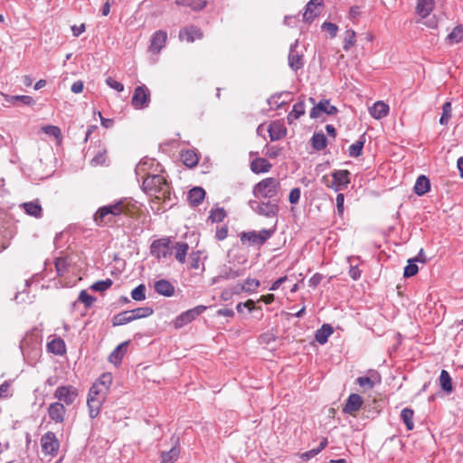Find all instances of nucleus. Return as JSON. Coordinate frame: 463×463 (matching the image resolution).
Listing matches in <instances>:
<instances>
[{"instance_id":"33","label":"nucleus","mask_w":463,"mask_h":463,"mask_svg":"<svg viewBox=\"0 0 463 463\" xmlns=\"http://www.w3.org/2000/svg\"><path fill=\"white\" fill-rule=\"evenodd\" d=\"M22 206L27 214L36 218L42 216L43 209L38 201L24 203Z\"/></svg>"},{"instance_id":"4","label":"nucleus","mask_w":463,"mask_h":463,"mask_svg":"<svg viewBox=\"0 0 463 463\" xmlns=\"http://www.w3.org/2000/svg\"><path fill=\"white\" fill-rule=\"evenodd\" d=\"M249 205L255 213L267 218L276 217L279 211L278 200H270L268 202L250 200Z\"/></svg>"},{"instance_id":"23","label":"nucleus","mask_w":463,"mask_h":463,"mask_svg":"<svg viewBox=\"0 0 463 463\" xmlns=\"http://www.w3.org/2000/svg\"><path fill=\"white\" fill-rule=\"evenodd\" d=\"M389 113V106L383 101H377L370 109V114L376 119L386 117Z\"/></svg>"},{"instance_id":"34","label":"nucleus","mask_w":463,"mask_h":463,"mask_svg":"<svg viewBox=\"0 0 463 463\" xmlns=\"http://www.w3.org/2000/svg\"><path fill=\"white\" fill-rule=\"evenodd\" d=\"M48 350L55 354H63L66 351L65 343L61 338H55L48 343Z\"/></svg>"},{"instance_id":"35","label":"nucleus","mask_w":463,"mask_h":463,"mask_svg":"<svg viewBox=\"0 0 463 463\" xmlns=\"http://www.w3.org/2000/svg\"><path fill=\"white\" fill-rule=\"evenodd\" d=\"M133 317L129 310L123 311L113 317L112 324L114 326L126 325L134 321Z\"/></svg>"},{"instance_id":"59","label":"nucleus","mask_w":463,"mask_h":463,"mask_svg":"<svg viewBox=\"0 0 463 463\" xmlns=\"http://www.w3.org/2000/svg\"><path fill=\"white\" fill-rule=\"evenodd\" d=\"M187 7H190L192 10L199 11L202 10L205 5V0H186Z\"/></svg>"},{"instance_id":"43","label":"nucleus","mask_w":463,"mask_h":463,"mask_svg":"<svg viewBox=\"0 0 463 463\" xmlns=\"http://www.w3.org/2000/svg\"><path fill=\"white\" fill-rule=\"evenodd\" d=\"M439 383L442 390L447 392L452 391V383L449 373L446 370H442L439 375Z\"/></svg>"},{"instance_id":"32","label":"nucleus","mask_w":463,"mask_h":463,"mask_svg":"<svg viewBox=\"0 0 463 463\" xmlns=\"http://www.w3.org/2000/svg\"><path fill=\"white\" fill-rule=\"evenodd\" d=\"M305 114L304 101H298L293 106L292 111L288 115L287 120L288 124H292L294 120L299 118Z\"/></svg>"},{"instance_id":"21","label":"nucleus","mask_w":463,"mask_h":463,"mask_svg":"<svg viewBox=\"0 0 463 463\" xmlns=\"http://www.w3.org/2000/svg\"><path fill=\"white\" fill-rule=\"evenodd\" d=\"M205 197V191L202 187L192 188L187 195V200L192 206H198Z\"/></svg>"},{"instance_id":"40","label":"nucleus","mask_w":463,"mask_h":463,"mask_svg":"<svg viewBox=\"0 0 463 463\" xmlns=\"http://www.w3.org/2000/svg\"><path fill=\"white\" fill-rule=\"evenodd\" d=\"M312 146L317 150L324 149L327 145V140L323 133H315L311 138Z\"/></svg>"},{"instance_id":"57","label":"nucleus","mask_w":463,"mask_h":463,"mask_svg":"<svg viewBox=\"0 0 463 463\" xmlns=\"http://www.w3.org/2000/svg\"><path fill=\"white\" fill-rule=\"evenodd\" d=\"M284 94L288 95V93H280L271 96L268 100L269 105L270 107L275 106L276 108L281 107L284 103H286L285 100H280Z\"/></svg>"},{"instance_id":"41","label":"nucleus","mask_w":463,"mask_h":463,"mask_svg":"<svg viewBox=\"0 0 463 463\" xmlns=\"http://www.w3.org/2000/svg\"><path fill=\"white\" fill-rule=\"evenodd\" d=\"M5 101L14 105L16 101H20L24 105L31 106L34 103L33 99L27 95L5 96Z\"/></svg>"},{"instance_id":"19","label":"nucleus","mask_w":463,"mask_h":463,"mask_svg":"<svg viewBox=\"0 0 463 463\" xmlns=\"http://www.w3.org/2000/svg\"><path fill=\"white\" fill-rule=\"evenodd\" d=\"M271 141L279 140L286 136L287 130L279 121L272 122L268 128Z\"/></svg>"},{"instance_id":"62","label":"nucleus","mask_w":463,"mask_h":463,"mask_svg":"<svg viewBox=\"0 0 463 463\" xmlns=\"http://www.w3.org/2000/svg\"><path fill=\"white\" fill-rule=\"evenodd\" d=\"M322 29L328 32L331 35V37H335L336 35L338 27L336 24L330 23V22H325L322 24Z\"/></svg>"},{"instance_id":"31","label":"nucleus","mask_w":463,"mask_h":463,"mask_svg":"<svg viewBox=\"0 0 463 463\" xmlns=\"http://www.w3.org/2000/svg\"><path fill=\"white\" fill-rule=\"evenodd\" d=\"M180 454V449L177 446H174L170 450L168 451H162L160 458H161V463H175Z\"/></svg>"},{"instance_id":"47","label":"nucleus","mask_w":463,"mask_h":463,"mask_svg":"<svg viewBox=\"0 0 463 463\" xmlns=\"http://www.w3.org/2000/svg\"><path fill=\"white\" fill-rule=\"evenodd\" d=\"M451 111H452L451 103L449 101L445 102L442 106V115L439 118V123L441 125L448 124L449 118H451Z\"/></svg>"},{"instance_id":"10","label":"nucleus","mask_w":463,"mask_h":463,"mask_svg":"<svg viewBox=\"0 0 463 463\" xmlns=\"http://www.w3.org/2000/svg\"><path fill=\"white\" fill-rule=\"evenodd\" d=\"M41 444L43 453L52 456L58 452L60 448V442L52 431H48L42 437Z\"/></svg>"},{"instance_id":"56","label":"nucleus","mask_w":463,"mask_h":463,"mask_svg":"<svg viewBox=\"0 0 463 463\" xmlns=\"http://www.w3.org/2000/svg\"><path fill=\"white\" fill-rule=\"evenodd\" d=\"M78 300L83 303L86 307H90L94 303L95 298L89 295L86 290H81Z\"/></svg>"},{"instance_id":"20","label":"nucleus","mask_w":463,"mask_h":463,"mask_svg":"<svg viewBox=\"0 0 463 463\" xmlns=\"http://www.w3.org/2000/svg\"><path fill=\"white\" fill-rule=\"evenodd\" d=\"M272 165L263 157H257L250 163V170L255 174L268 173Z\"/></svg>"},{"instance_id":"61","label":"nucleus","mask_w":463,"mask_h":463,"mask_svg":"<svg viewBox=\"0 0 463 463\" xmlns=\"http://www.w3.org/2000/svg\"><path fill=\"white\" fill-rule=\"evenodd\" d=\"M301 195V191L298 187L293 188L288 195V201L290 203H298Z\"/></svg>"},{"instance_id":"28","label":"nucleus","mask_w":463,"mask_h":463,"mask_svg":"<svg viewBox=\"0 0 463 463\" xmlns=\"http://www.w3.org/2000/svg\"><path fill=\"white\" fill-rule=\"evenodd\" d=\"M179 37L181 40H185L187 42H194L195 39H200L202 37V32L200 29L191 26L180 32Z\"/></svg>"},{"instance_id":"6","label":"nucleus","mask_w":463,"mask_h":463,"mask_svg":"<svg viewBox=\"0 0 463 463\" xmlns=\"http://www.w3.org/2000/svg\"><path fill=\"white\" fill-rule=\"evenodd\" d=\"M207 309L206 306L199 305L194 308L186 310L181 313L174 320V326L176 329L183 327L184 326L194 321L197 317H199L202 313H203Z\"/></svg>"},{"instance_id":"60","label":"nucleus","mask_w":463,"mask_h":463,"mask_svg":"<svg viewBox=\"0 0 463 463\" xmlns=\"http://www.w3.org/2000/svg\"><path fill=\"white\" fill-rule=\"evenodd\" d=\"M356 383L361 386L367 389H373L374 386V382L371 377H358L356 379Z\"/></svg>"},{"instance_id":"53","label":"nucleus","mask_w":463,"mask_h":463,"mask_svg":"<svg viewBox=\"0 0 463 463\" xmlns=\"http://www.w3.org/2000/svg\"><path fill=\"white\" fill-rule=\"evenodd\" d=\"M260 286V281L256 279H247L241 285V289L242 291H253Z\"/></svg>"},{"instance_id":"15","label":"nucleus","mask_w":463,"mask_h":463,"mask_svg":"<svg viewBox=\"0 0 463 463\" xmlns=\"http://www.w3.org/2000/svg\"><path fill=\"white\" fill-rule=\"evenodd\" d=\"M323 5V0H310L307 5L303 19L306 22H312L318 14V8Z\"/></svg>"},{"instance_id":"22","label":"nucleus","mask_w":463,"mask_h":463,"mask_svg":"<svg viewBox=\"0 0 463 463\" xmlns=\"http://www.w3.org/2000/svg\"><path fill=\"white\" fill-rule=\"evenodd\" d=\"M297 42L294 45L290 46L289 53H288V65L293 71H298L303 66V59L302 55H299L295 52V47L297 46Z\"/></svg>"},{"instance_id":"49","label":"nucleus","mask_w":463,"mask_h":463,"mask_svg":"<svg viewBox=\"0 0 463 463\" xmlns=\"http://www.w3.org/2000/svg\"><path fill=\"white\" fill-rule=\"evenodd\" d=\"M131 298L137 301H143L146 299V286L140 284L131 291Z\"/></svg>"},{"instance_id":"17","label":"nucleus","mask_w":463,"mask_h":463,"mask_svg":"<svg viewBox=\"0 0 463 463\" xmlns=\"http://www.w3.org/2000/svg\"><path fill=\"white\" fill-rule=\"evenodd\" d=\"M154 288L157 294L165 297H172L175 294V287L166 279L156 281Z\"/></svg>"},{"instance_id":"30","label":"nucleus","mask_w":463,"mask_h":463,"mask_svg":"<svg viewBox=\"0 0 463 463\" xmlns=\"http://www.w3.org/2000/svg\"><path fill=\"white\" fill-rule=\"evenodd\" d=\"M172 248H173V250L174 249L175 250V257L176 260L182 264L184 263L185 258L187 255V251L189 250L188 244L184 241H178Z\"/></svg>"},{"instance_id":"8","label":"nucleus","mask_w":463,"mask_h":463,"mask_svg":"<svg viewBox=\"0 0 463 463\" xmlns=\"http://www.w3.org/2000/svg\"><path fill=\"white\" fill-rule=\"evenodd\" d=\"M150 103V91L146 85L137 86L131 99V104L136 109L147 108Z\"/></svg>"},{"instance_id":"11","label":"nucleus","mask_w":463,"mask_h":463,"mask_svg":"<svg viewBox=\"0 0 463 463\" xmlns=\"http://www.w3.org/2000/svg\"><path fill=\"white\" fill-rule=\"evenodd\" d=\"M350 172L348 170H335L332 173L333 184L331 187L338 192L345 189L350 183Z\"/></svg>"},{"instance_id":"37","label":"nucleus","mask_w":463,"mask_h":463,"mask_svg":"<svg viewBox=\"0 0 463 463\" xmlns=\"http://www.w3.org/2000/svg\"><path fill=\"white\" fill-rule=\"evenodd\" d=\"M244 274L243 269H232L230 267L224 266L221 271L220 278L223 279H234Z\"/></svg>"},{"instance_id":"46","label":"nucleus","mask_w":463,"mask_h":463,"mask_svg":"<svg viewBox=\"0 0 463 463\" xmlns=\"http://www.w3.org/2000/svg\"><path fill=\"white\" fill-rule=\"evenodd\" d=\"M463 39V27L461 25L456 26L453 31L448 35V40L451 43H458Z\"/></svg>"},{"instance_id":"55","label":"nucleus","mask_w":463,"mask_h":463,"mask_svg":"<svg viewBox=\"0 0 463 463\" xmlns=\"http://www.w3.org/2000/svg\"><path fill=\"white\" fill-rule=\"evenodd\" d=\"M106 392H104V388L102 390L99 388V384H92V386L90 389L88 398H99L102 397L103 399L106 398Z\"/></svg>"},{"instance_id":"14","label":"nucleus","mask_w":463,"mask_h":463,"mask_svg":"<svg viewBox=\"0 0 463 463\" xmlns=\"http://www.w3.org/2000/svg\"><path fill=\"white\" fill-rule=\"evenodd\" d=\"M363 405V399L359 394L352 393L348 396L346 402L343 408V411L346 414L354 415L360 410Z\"/></svg>"},{"instance_id":"38","label":"nucleus","mask_w":463,"mask_h":463,"mask_svg":"<svg viewBox=\"0 0 463 463\" xmlns=\"http://www.w3.org/2000/svg\"><path fill=\"white\" fill-rule=\"evenodd\" d=\"M183 163L188 167H194L198 163L197 155L191 150L184 151L181 154Z\"/></svg>"},{"instance_id":"58","label":"nucleus","mask_w":463,"mask_h":463,"mask_svg":"<svg viewBox=\"0 0 463 463\" xmlns=\"http://www.w3.org/2000/svg\"><path fill=\"white\" fill-rule=\"evenodd\" d=\"M105 81H106V84L109 88H111L118 92H121L124 90V85L121 82L117 81L112 77H107Z\"/></svg>"},{"instance_id":"3","label":"nucleus","mask_w":463,"mask_h":463,"mask_svg":"<svg viewBox=\"0 0 463 463\" xmlns=\"http://www.w3.org/2000/svg\"><path fill=\"white\" fill-rule=\"evenodd\" d=\"M279 190V180L274 177H267L253 186L252 193L257 199L276 200Z\"/></svg>"},{"instance_id":"9","label":"nucleus","mask_w":463,"mask_h":463,"mask_svg":"<svg viewBox=\"0 0 463 463\" xmlns=\"http://www.w3.org/2000/svg\"><path fill=\"white\" fill-rule=\"evenodd\" d=\"M78 397V391L71 385L60 386L54 392V398L66 405L72 404Z\"/></svg>"},{"instance_id":"16","label":"nucleus","mask_w":463,"mask_h":463,"mask_svg":"<svg viewBox=\"0 0 463 463\" xmlns=\"http://www.w3.org/2000/svg\"><path fill=\"white\" fill-rule=\"evenodd\" d=\"M20 348L24 357L32 356L33 359H37L40 356L41 348L38 343H33V345L30 346L28 338L21 342Z\"/></svg>"},{"instance_id":"52","label":"nucleus","mask_w":463,"mask_h":463,"mask_svg":"<svg viewBox=\"0 0 463 463\" xmlns=\"http://www.w3.org/2000/svg\"><path fill=\"white\" fill-rule=\"evenodd\" d=\"M226 213L223 208H216L212 210L209 218L213 222H220L225 218Z\"/></svg>"},{"instance_id":"7","label":"nucleus","mask_w":463,"mask_h":463,"mask_svg":"<svg viewBox=\"0 0 463 463\" xmlns=\"http://www.w3.org/2000/svg\"><path fill=\"white\" fill-rule=\"evenodd\" d=\"M171 241L168 238H162L152 242L150 251L157 259H166L173 252L170 245Z\"/></svg>"},{"instance_id":"51","label":"nucleus","mask_w":463,"mask_h":463,"mask_svg":"<svg viewBox=\"0 0 463 463\" xmlns=\"http://www.w3.org/2000/svg\"><path fill=\"white\" fill-rule=\"evenodd\" d=\"M112 284L113 281L110 279H107L105 280H99L91 286V289L102 292L110 288Z\"/></svg>"},{"instance_id":"64","label":"nucleus","mask_w":463,"mask_h":463,"mask_svg":"<svg viewBox=\"0 0 463 463\" xmlns=\"http://www.w3.org/2000/svg\"><path fill=\"white\" fill-rule=\"evenodd\" d=\"M349 276L354 280H357L361 277V270L357 266H351L349 269Z\"/></svg>"},{"instance_id":"45","label":"nucleus","mask_w":463,"mask_h":463,"mask_svg":"<svg viewBox=\"0 0 463 463\" xmlns=\"http://www.w3.org/2000/svg\"><path fill=\"white\" fill-rule=\"evenodd\" d=\"M112 379L111 373H103L98 382L94 383V384H99V388L101 390L104 388V392L107 393L110 384L112 383Z\"/></svg>"},{"instance_id":"48","label":"nucleus","mask_w":463,"mask_h":463,"mask_svg":"<svg viewBox=\"0 0 463 463\" xmlns=\"http://www.w3.org/2000/svg\"><path fill=\"white\" fill-rule=\"evenodd\" d=\"M355 43V33L353 30H347L344 38V50L348 51Z\"/></svg>"},{"instance_id":"50","label":"nucleus","mask_w":463,"mask_h":463,"mask_svg":"<svg viewBox=\"0 0 463 463\" xmlns=\"http://www.w3.org/2000/svg\"><path fill=\"white\" fill-rule=\"evenodd\" d=\"M69 268V263L66 258H58L55 260V269L59 276H63Z\"/></svg>"},{"instance_id":"63","label":"nucleus","mask_w":463,"mask_h":463,"mask_svg":"<svg viewBox=\"0 0 463 463\" xmlns=\"http://www.w3.org/2000/svg\"><path fill=\"white\" fill-rule=\"evenodd\" d=\"M344 202H345V196L343 194H338L336 195V208L339 214H342L344 213Z\"/></svg>"},{"instance_id":"1","label":"nucleus","mask_w":463,"mask_h":463,"mask_svg":"<svg viewBox=\"0 0 463 463\" xmlns=\"http://www.w3.org/2000/svg\"><path fill=\"white\" fill-rule=\"evenodd\" d=\"M129 212L128 204L119 200L114 203L99 207L93 216L94 222L100 227L112 226L117 222L118 217L127 215Z\"/></svg>"},{"instance_id":"5","label":"nucleus","mask_w":463,"mask_h":463,"mask_svg":"<svg viewBox=\"0 0 463 463\" xmlns=\"http://www.w3.org/2000/svg\"><path fill=\"white\" fill-rule=\"evenodd\" d=\"M275 227L272 229H262L260 232H248L241 235V241L244 243L248 241L251 245L264 244L275 232Z\"/></svg>"},{"instance_id":"18","label":"nucleus","mask_w":463,"mask_h":463,"mask_svg":"<svg viewBox=\"0 0 463 463\" xmlns=\"http://www.w3.org/2000/svg\"><path fill=\"white\" fill-rule=\"evenodd\" d=\"M167 39V34L164 31L156 32L151 39L150 51L154 52H159L164 47Z\"/></svg>"},{"instance_id":"24","label":"nucleus","mask_w":463,"mask_h":463,"mask_svg":"<svg viewBox=\"0 0 463 463\" xmlns=\"http://www.w3.org/2000/svg\"><path fill=\"white\" fill-rule=\"evenodd\" d=\"M433 0H418L416 12L421 18H426L433 10Z\"/></svg>"},{"instance_id":"44","label":"nucleus","mask_w":463,"mask_h":463,"mask_svg":"<svg viewBox=\"0 0 463 463\" xmlns=\"http://www.w3.org/2000/svg\"><path fill=\"white\" fill-rule=\"evenodd\" d=\"M41 130L48 136L53 137L60 140L61 138V131L60 128L52 125H46L41 128Z\"/></svg>"},{"instance_id":"2","label":"nucleus","mask_w":463,"mask_h":463,"mask_svg":"<svg viewBox=\"0 0 463 463\" xmlns=\"http://www.w3.org/2000/svg\"><path fill=\"white\" fill-rule=\"evenodd\" d=\"M144 192L155 200L170 201V185L161 175H147L142 183Z\"/></svg>"},{"instance_id":"13","label":"nucleus","mask_w":463,"mask_h":463,"mask_svg":"<svg viewBox=\"0 0 463 463\" xmlns=\"http://www.w3.org/2000/svg\"><path fill=\"white\" fill-rule=\"evenodd\" d=\"M66 409L63 403L56 402H52L48 407V415L50 419L56 423H61L64 420Z\"/></svg>"},{"instance_id":"36","label":"nucleus","mask_w":463,"mask_h":463,"mask_svg":"<svg viewBox=\"0 0 463 463\" xmlns=\"http://www.w3.org/2000/svg\"><path fill=\"white\" fill-rule=\"evenodd\" d=\"M365 142L364 136H361L360 138L349 146L348 154L351 157H358L362 155L363 147Z\"/></svg>"},{"instance_id":"39","label":"nucleus","mask_w":463,"mask_h":463,"mask_svg":"<svg viewBox=\"0 0 463 463\" xmlns=\"http://www.w3.org/2000/svg\"><path fill=\"white\" fill-rule=\"evenodd\" d=\"M413 415L414 412L410 408H404L401 412V419L406 425L408 430H411L414 428Z\"/></svg>"},{"instance_id":"54","label":"nucleus","mask_w":463,"mask_h":463,"mask_svg":"<svg viewBox=\"0 0 463 463\" xmlns=\"http://www.w3.org/2000/svg\"><path fill=\"white\" fill-rule=\"evenodd\" d=\"M419 269L418 266L415 264V261L412 260H408V265L404 268L403 276L405 278H410L417 274Z\"/></svg>"},{"instance_id":"27","label":"nucleus","mask_w":463,"mask_h":463,"mask_svg":"<svg viewBox=\"0 0 463 463\" xmlns=\"http://www.w3.org/2000/svg\"><path fill=\"white\" fill-rule=\"evenodd\" d=\"M430 188V180L423 175H420L414 185V192L417 195L425 194Z\"/></svg>"},{"instance_id":"12","label":"nucleus","mask_w":463,"mask_h":463,"mask_svg":"<svg viewBox=\"0 0 463 463\" xmlns=\"http://www.w3.org/2000/svg\"><path fill=\"white\" fill-rule=\"evenodd\" d=\"M337 112V109L331 105L328 100H321L313 107L310 111L311 118H318L323 114L334 115Z\"/></svg>"},{"instance_id":"26","label":"nucleus","mask_w":463,"mask_h":463,"mask_svg":"<svg viewBox=\"0 0 463 463\" xmlns=\"http://www.w3.org/2000/svg\"><path fill=\"white\" fill-rule=\"evenodd\" d=\"M127 347H128V342H124L120 345H118L114 350L113 352L109 354V361L112 364H114L115 365L118 364L126 351H127Z\"/></svg>"},{"instance_id":"25","label":"nucleus","mask_w":463,"mask_h":463,"mask_svg":"<svg viewBox=\"0 0 463 463\" xmlns=\"http://www.w3.org/2000/svg\"><path fill=\"white\" fill-rule=\"evenodd\" d=\"M105 399L101 396L99 398H88L87 404L89 408V414L91 419L96 418L100 411V407L104 402Z\"/></svg>"},{"instance_id":"29","label":"nucleus","mask_w":463,"mask_h":463,"mask_svg":"<svg viewBox=\"0 0 463 463\" xmlns=\"http://www.w3.org/2000/svg\"><path fill=\"white\" fill-rule=\"evenodd\" d=\"M333 334V327L328 324H324L319 328L315 335L316 341L320 345H324L327 342L328 337Z\"/></svg>"},{"instance_id":"42","label":"nucleus","mask_w":463,"mask_h":463,"mask_svg":"<svg viewBox=\"0 0 463 463\" xmlns=\"http://www.w3.org/2000/svg\"><path fill=\"white\" fill-rule=\"evenodd\" d=\"M129 311L132 314V317H134V320L147 317L154 312L153 308L150 307H137Z\"/></svg>"}]
</instances>
